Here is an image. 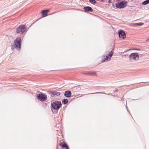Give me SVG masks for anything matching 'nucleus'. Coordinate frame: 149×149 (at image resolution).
<instances>
[{
    "label": "nucleus",
    "instance_id": "obj_1",
    "mask_svg": "<svg viewBox=\"0 0 149 149\" xmlns=\"http://www.w3.org/2000/svg\"><path fill=\"white\" fill-rule=\"evenodd\" d=\"M113 49L111 51L106 52V55H103L102 56V58L101 60L102 62H107L111 60L113 53Z\"/></svg>",
    "mask_w": 149,
    "mask_h": 149
},
{
    "label": "nucleus",
    "instance_id": "obj_2",
    "mask_svg": "<svg viewBox=\"0 0 149 149\" xmlns=\"http://www.w3.org/2000/svg\"><path fill=\"white\" fill-rule=\"evenodd\" d=\"M13 45L17 50H20L21 45V38H18L15 39Z\"/></svg>",
    "mask_w": 149,
    "mask_h": 149
},
{
    "label": "nucleus",
    "instance_id": "obj_3",
    "mask_svg": "<svg viewBox=\"0 0 149 149\" xmlns=\"http://www.w3.org/2000/svg\"><path fill=\"white\" fill-rule=\"evenodd\" d=\"M127 2L125 0L122 1L116 4V7L118 8H123L125 7L127 5Z\"/></svg>",
    "mask_w": 149,
    "mask_h": 149
},
{
    "label": "nucleus",
    "instance_id": "obj_4",
    "mask_svg": "<svg viewBox=\"0 0 149 149\" xmlns=\"http://www.w3.org/2000/svg\"><path fill=\"white\" fill-rule=\"evenodd\" d=\"M129 60L131 61L133 60L137 61L139 59V55L138 53H134L131 54L129 56Z\"/></svg>",
    "mask_w": 149,
    "mask_h": 149
},
{
    "label": "nucleus",
    "instance_id": "obj_5",
    "mask_svg": "<svg viewBox=\"0 0 149 149\" xmlns=\"http://www.w3.org/2000/svg\"><path fill=\"white\" fill-rule=\"evenodd\" d=\"M61 102L55 101L52 104L51 106L54 109L58 110L61 106Z\"/></svg>",
    "mask_w": 149,
    "mask_h": 149
},
{
    "label": "nucleus",
    "instance_id": "obj_6",
    "mask_svg": "<svg viewBox=\"0 0 149 149\" xmlns=\"http://www.w3.org/2000/svg\"><path fill=\"white\" fill-rule=\"evenodd\" d=\"M36 97L39 100L41 101H45L47 99V95L42 93L37 95Z\"/></svg>",
    "mask_w": 149,
    "mask_h": 149
},
{
    "label": "nucleus",
    "instance_id": "obj_7",
    "mask_svg": "<svg viewBox=\"0 0 149 149\" xmlns=\"http://www.w3.org/2000/svg\"><path fill=\"white\" fill-rule=\"evenodd\" d=\"M26 29L25 27V26L22 25L20 26L17 28L16 32L17 33L23 34L25 31Z\"/></svg>",
    "mask_w": 149,
    "mask_h": 149
},
{
    "label": "nucleus",
    "instance_id": "obj_8",
    "mask_svg": "<svg viewBox=\"0 0 149 149\" xmlns=\"http://www.w3.org/2000/svg\"><path fill=\"white\" fill-rule=\"evenodd\" d=\"M119 37L123 39L125 38L126 37V35L125 32L122 30H120L118 32Z\"/></svg>",
    "mask_w": 149,
    "mask_h": 149
},
{
    "label": "nucleus",
    "instance_id": "obj_9",
    "mask_svg": "<svg viewBox=\"0 0 149 149\" xmlns=\"http://www.w3.org/2000/svg\"><path fill=\"white\" fill-rule=\"evenodd\" d=\"M84 9L85 12H87L89 11L92 12L93 11V9L92 8L89 6H87L86 7H84Z\"/></svg>",
    "mask_w": 149,
    "mask_h": 149
},
{
    "label": "nucleus",
    "instance_id": "obj_10",
    "mask_svg": "<svg viewBox=\"0 0 149 149\" xmlns=\"http://www.w3.org/2000/svg\"><path fill=\"white\" fill-rule=\"evenodd\" d=\"M72 93L70 91H66L64 94V95L68 97H70Z\"/></svg>",
    "mask_w": 149,
    "mask_h": 149
},
{
    "label": "nucleus",
    "instance_id": "obj_11",
    "mask_svg": "<svg viewBox=\"0 0 149 149\" xmlns=\"http://www.w3.org/2000/svg\"><path fill=\"white\" fill-rule=\"evenodd\" d=\"M144 24V23H142L141 22L138 23H133L132 24L131 26H140L143 25Z\"/></svg>",
    "mask_w": 149,
    "mask_h": 149
},
{
    "label": "nucleus",
    "instance_id": "obj_12",
    "mask_svg": "<svg viewBox=\"0 0 149 149\" xmlns=\"http://www.w3.org/2000/svg\"><path fill=\"white\" fill-rule=\"evenodd\" d=\"M49 11V10H45L42 11V17H45L47 16V13Z\"/></svg>",
    "mask_w": 149,
    "mask_h": 149
},
{
    "label": "nucleus",
    "instance_id": "obj_13",
    "mask_svg": "<svg viewBox=\"0 0 149 149\" xmlns=\"http://www.w3.org/2000/svg\"><path fill=\"white\" fill-rule=\"evenodd\" d=\"M51 93L52 95H54L59 96L60 94V92L56 91H52Z\"/></svg>",
    "mask_w": 149,
    "mask_h": 149
},
{
    "label": "nucleus",
    "instance_id": "obj_14",
    "mask_svg": "<svg viewBox=\"0 0 149 149\" xmlns=\"http://www.w3.org/2000/svg\"><path fill=\"white\" fill-rule=\"evenodd\" d=\"M149 3V0H146L142 3V4L143 5H146Z\"/></svg>",
    "mask_w": 149,
    "mask_h": 149
},
{
    "label": "nucleus",
    "instance_id": "obj_15",
    "mask_svg": "<svg viewBox=\"0 0 149 149\" xmlns=\"http://www.w3.org/2000/svg\"><path fill=\"white\" fill-rule=\"evenodd\" d=\"M68 100L67 99H64L62 100V102L64 104H65L67 103L68 102Z\"/></svg>",
    "mask_w": 149,
    "mask_h": 149
},
{
    "label": "nucleus",
    "instance_id": "obj_16",
    "mask_svg": "<svg viewBox=\"0 0 149 149\" xmlns=\"http://www.w3.org/2000/svg\"><path fill=\"white\" fill-rule=\"evenodd\" d=\"M62 146L63 147H64L66 149H68L69 147L65 143H64L62 145Z\"/></svg>",
    "mask_w": 149,
    "mask_h": 149
},
{
    "label": "nucleus",
    "instance_id": "obj_17",
    "mask_svg": "<svg viewBox=\"0 0 149 149\" xmlns=\"http://www.w3.org/2000/svg\"><path fill=\"white\" fill-rule=\"evenodd\" d=\"M89 74H91L93 75H95L96 74V73L95 72H90L88 73Z\"/></svg>",
    "mask_w": 149,
    "mask_h": 149
},
{
    "label": "nucleus",
    "instance_id": "obj_18",
    "mask_svg": "<svg viewBox=\"0 0 149 149\" xmlns=\"http://www.w3.org/2000/svg\"><path fill=\"white\" fill-rule=\"evenodd\" d=\"M89 1L90 2L93 4H94L96 2V1H95V0H89Z\"/></svg>",
    "mask_w": 149,
    "mask_h": 149
},
{
    "label": "nucleus",
    "instance_id": "obj_19",
    "mask_svg": "<svg viewBox=\"0 0 149 149\" xmlns=\"http://www.w3.org/2000/svg\"><path fill=\"white\" fill-rule=\"evenodd\" d=\"M114 0L116 1H120V0Z\"/></svg>",
    "mask_w": 149,
    "mask_h": 149
},
{
    "label": "nucleus",
    "instance_id": "obj_20",
    "mask_svg": "<svg viewBox=\"0 0 149 149\" xmlns=\"http://www.w3.org/2000/svg\"><path fill=\"white\" fill-rule=\"evenodd\" d=\"M117 91V90H115L114 91V92H116V91Z\"/></svg>",
    "mask_w": 149,
    "mask_h": 149
},
{
    "label": "nucleus",
    "instance_id": "obj_21",
    "mask_svg": "<svg viewBox=\"0 0 149 149\" xmlns=\"http://www.w3.org/2000/svg\"><path fill=\"white\" fill-rule=\"evenodd\" d=\"M111 1V0H109V3H110V1Z\"/></svg>",
    "mask_w": 149,
    "mask_h": 149
},
{
    "label": "nucleus",
    "instance_id": "obj_22",
    "mask_svg": "<svg viewBox=\"0 0 149 149\" xmlns=\"http://www.w3.org/2000/svg\"><path fill=\"white\" fill-rule=\"evenodd\" d=\"M127 51H125L124 52H127Z\"/></svg>",
    "mask_w": 149,
    "mask_h": 149
}]
</instances>
